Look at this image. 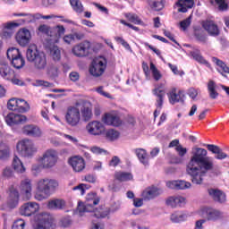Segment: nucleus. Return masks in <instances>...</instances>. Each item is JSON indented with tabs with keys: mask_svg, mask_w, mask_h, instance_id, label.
I'll list each match as a JSON object with an SVG mask.
<instances>
[{
	"mask_svg": "<svg viewBox=\"0 0 229 229\" xmlns=\"http://www.w3.org/2000/svg\"><path fill=\"white\" fill-rule=\"evenodd\" d=\"M207 155L208 152L205 148H195L192 149V156L186 171L191 176L192 183L196 185H201L207 173L214 169V159Z\"/></svg>",
	"mask_w": 229,
	"mask_h": 229,
	"instance_id": "obj_1",
	"label": "nucleus"
},
{
	"mask_svg": "<svg viewBox=\"0 0 229 229\" xmlns=\"http://www.w3.org/2000/svg\"><path fill=\"white\" fill-rule=\"evenodd\" d=\"M58 181L50 178H43L38 180L36 183L35 199L42 201L49 198V196L58 189Z\"/></svg>",
	"mask_w": 229,
	"mask_h": 229,
	"instance_id": "obj_2",
	"label": "nucleus"
},
{
	"mask_svg": "<svg viewBox=\"0 0 229 229\" xmlns=\"http://www.w3.org/2000/svg\"><path fill=\"white\" fill-rule=\"evenodd\" d=\"M16 151L23 158H32V157H35L37 151H38V148H37L33 140L24 138L17 142Z\"/></svg>",
	"mask_w": 229,
	"mask_h": 229,
	"instance_id": "obj_3",
	"label": "nucleus"
},
{
	"mask_svg": "<svg viewBox=\"0 0 229 229\" xmlns=\"http://www.w3.org/2000/svg\"><path fill=\"white\" fill-rule=\"evenodd\" d=\"M0 76L6 81H12L13 85H22V81L19 80L15 71L5 60H0Z\"/></svg>",
	"mask_w": 229,
	"mask_h": 229,
	"instance_id": "obj_4",
	"label": "nucleus"
},
{
	"mask_svg": "<svg viewBox=\"0 0 229 229\" xmlns=\"http://www.w3.org/2000/svg\"><path fill=\"white\" fill-rule=\"evenodd\" d=\"M64 118L69 126H78V124H80V121H81V114H80V103L68 106Z\"/></svg>",
	"mask_w": 229,
	"mask_h": 229,
	"instance_id": "obj_5",
	"label": "nucleus"
},
{
	"mask_svg": "<svg viewBox=\"0 0 229 229\" xmlns=\"http://www.w3.org/2000/svg\"><path fill=\"white\" fill-rule=\"evenodd\" d=\"M38 162L45 169H53L58 164V152L53 148L47 149L39 157Z\"/></svg>",
	"mask_w": 229,
	"mask_h": 229,
	"instance_id": "obj_6",
	"label": "nucleus"
},
{
	"mask_svg": "<svg viewBox=\"0 0 229 229\" xmlns=\"http://www.w3.org/2000/svg\"><path fill=\"white\" fill-rule=\"evenodd\" d=\"M7 58L10 60L14 69H22L26 65V60L22 56L21 50L16 47H11L7 50Z\"/></svg>",
	"mask_w": 229,
	"mask_h": 229,
	"instance_id": "obj_7",
	"label": "nucleus"
},
{
	"mask_svg": "<svg viewBox=\"0 0 229 229\" xmlns=\"http://www.w3.org/2000/svg\"><path fill=\"white\" fill-rule=\"evenodd\" d=\"M152 93L156 98H157L156 101L157 109L154 112V117L157 118L160 115V112L164 105V98H165V84H157L155 89L152 90Z\"/></svg>",
	"mask_w": 229,
	"mask_h": 229,
	"instance_id": "obj_8",
	"label": "nucleus"
},
{
	"mask_svg": "<svg viewBox=\"0 0 229 229\" xmlns=\"http://www.w3.org/2000/svg\"><path fill=\"white\" fill-rule=\"evenodd\" d=\"M26 22L24 20H19L18 21H9L5 23H2L0 25V37L4 40H8L12 37H13V30L15 28H19L21 24Z\"/></svg>",
	"mask_w": 229,
	"mask_h": 229,
	"instance_id": "obj_9",
	"label": "nucleus"
},
{
	"mask_svg": "<svg viewBox=\"0 0 229 229\" xmlns=\"http://www.w3.org/2000/svg\"><path fill=\"white\" fill-rule=\"evenodd\" d=\"M86 199V204L83 202L78 203L77 212L79 213V216H83V213L85 212H94L92 206L99 204V198L96 193H89Z\"/></svg>",
	"mask_w": 229,
	"mask_h": 229,
	"instance_id": "obj_10",
	"label": "nucleus"
},
{
	"mask_svg": "<svg viewBox=\"0 0 229 229\" xmlns=\"http://www.w3.org/2000/svg\"><path fill=\"white\" fill-rule=\"evenodd\" d=\"M197 214L200 217H206V221H219V219H223L225 215L218 209L208 208V207H202L198 211Z\"/></svg>",
	"mask_w": 229,
	"mask_h": 229,
	"instance_id": "obj_11",
	"label": "nucleus"
},
{
	"mask_svg": "<svg viewBox=\"0 0 229 229\" xmlns=\"http://www.w3.org/2000/svg\"><path fill=\"white\" fill-rule=\"evenodd\" d=\"M36 221L35 229H55L56 227L55 218L47 213H41L36 216Z\"/></svg>",
	"mask_w": 229,
	"mask_h": 229,
	"instance_id": "obj_12",
	"label": "nucleus"
},
{
	"mask_svg": "<svg viewBox=\"0 0 229 229\" xmlns=\"http://www.w3.org/2000/svg\"><path fill=\"white\" fill-rule=\"evenodd\" d=\"M106 69V59L104 57L95 58L89 67V74L95 78L103 76L105 70Z\"/></svg>",
	"mask_w": 229,
	"mask_h": 229,
	"instance_id": "obj_13",
	"label": "nucleus"
},
{
	"mask_svg": "<svg viewBox=\"0 0 229 229\" xmlns=\"http://www.w3.org/2000/svg\"><path fill=\"white\" fill-rule=\"evenodd\" d=\"M102 123L106 124V126H114L117 128L123 124V120H121L118 111H110L102 116Z\"/></svg>",
	"mask_w": 229,
	"mask_h": 229,
	"instance_id": "obj_14",
	"label": "nucleus"
},
{
	"mask_svg": "<svg viewBox=\"0 0 229 229\" xmlns=\"http://www.w3.org/2000/svg\"><path fill=\"white\" fill-rule=\"evenodd\" d=\"M68 164L72 167L73 173H83L85 167H87V163L85 158L81 156H72L68 159Z\"/></svg>",
	"mask_w": 229,
	"mask_h": 229,
	"instance_id": "obj_15",
	"label": "nucleus"
},
{
	"mask_svg": "<svg viewBox=\"0 0 229 229\" xmlns=\"http://www.w3.org/2000/svg\"><path fill=\"white\" fill-rule=\"evenodd\" d=\"M86 131L89 135H93L94 137H98L99 135H103L105 133V124L100 121L94 120L89 122L86 125Z\"/></svg>",
	"mask_w": 229,
	"mask_h": 229,
	"instance_id": "obj_16",
	"label": "nucleus"
},
{
	"mask_svg": "<svg viewBox=\"0 0 229 229\" xmlns=\"http://www.w3.org/2000/svg\"><path fill=\"white\" fill-rule=\"evenodd\" d=\"M15 40L21 47H26L31 42V32L26 28L20 29L16 35Z\"/></svg>",
	"mask_w": 229,
	"mask_h": 229,
	"instance_id": "obj_17",
	"label": "nucleus"
},
{
	"mask_svg": "<svg viewBox=\"0 0 229 229\" xmlns=\"http://www.w3.org/2000/svg\"><path fill=\"white\" fill-rule=\"evenodd\" d=\"M4 119L6 124L11 126V128H13L17 124H25V123H28V117L26 115L15 113H9Z\"/></svg>",
	"mask_w": 229,
	"mask_h": 229,
	"instance_id": "obj_18",
	"label": "nucleus"
},
{
	"mask_svg": "<svg viewBox=\"0 0 229 229\" xmlns=\"http://www.w3.org/2000/svg\"><path fill=\"white\" fill-rule=\"evenodd\" d=\"M40 210V206L37 202H27L21 206L20 214L21 216H25V217H30L33 214H37Z\"/></svg>",
	"mask_w": 229,
	"mask_h": 229,
	"instance_id": "obj_19",
	"label": "nucleus"
},
{
	"mask_svg": "<svg viewBox=\"0 0 229 229\" xmlns=\"http://www.w3.org/2000/svg\"><path fill=\"white\" fill-rule=\"evenodd\" d=\"M89 51H90V42L89 41H83L74 46L72 49V53L79 58L89 56Z\"/></svg>",
	"mask_w": 229,
	"mask_h": 229,
	"instance_id": "obj_20",
	"label": "nucleus"
},
{
	"mask_svg": "<svg viewBox=\"0 0 229 229\" xmlns=\"http://www.w3.org/2000/svg\"><path fill=\"white\" fill-rule=\"evenodd\" d=\"M21 132L23 135H27V137H33L34 139H40V137L44 135L42 129L35 124L24 125L21 129Z\"/></svg>",
	"mask_w": 229,
	"mask_h": 229,
	"instance_id": "obj_21",
	"label": "nucleus"
},
{
	"mask_svg": "<svg viewBox=\"0 0 229 229\" xmlns=\"http://www.w3.org/2000/svg\"><path fill=\"white\" fill-rule=\"evenodd\" d=\"M20 194H21L23 199H31V192L33 191V187L31 185L30 179H24L21 181L20 187Z\"/></svg>",
	"mask_w": 229,
	"mask_h": 229,
	"instance_id": "obj_22",
	"label": "nucleus"
},
{
	"mask_svg": "<svg viewBox=\"0 0 229 229\" xmlns=\"http://www.w3.org/2000/svg\"><path fill=\"white\" fill-rule=\"evenodd\" d=\"M168 100L170 105H176V103H182L183 101V92L178 90L176 88H172L167 93Z\"/></svg>",
	"mask_w": 229,
	"mask_h": 229,
	"instance_id": "obj_23",
	"label": "nucleus"
},
{
	"mask_svg": "<svg viewBox=\"0 0 229 229\" xmlns=\"http://www.w3.org/2000/svg\"><path fill=\"white\" fill-rule=\"evenodd\" d=\"M167 207H172V208H176V207H184L187 204V199L180 195L168 197L165 200Z\"/></svg>",
	"mask_w": 229,
	"mask_h": 229,
	"instance_id": "obj_24",
	"label": "nucleus"
},
{
	"mask_svg": "<svg viewBox=\"0 0 229 229\" xmlns=\"http://www.w3.org/2000/svg\"><path fill=\"white\" fill-rule=\"evenodd\" d=\"M63 35H65V27L64 25H56L52 27L50 40L53 44H58Z\"/></svg>",
	"mask_w": 229,
	"mask_h": 229,
	"instance_id": "obj_25",
	"label": "nucleus"
},
{
	"mask_svg": "<svg viewBox=\"0 0 229 229\" xmlns=\"http://www.w3.org/2000/svg\"><path fill=\"white\" fill-rule=\"evenodd\" d=\"M166 186L168 187V189H175L177 191H185L187 189H191V187H192V184L187 181L177 180V181L167 182Z\"/></svg>",
	"mask_w": 229,
	"mask_h": 229,
	"instance_id": "obj_26",
	"label": "nucleus"
},
{
	"mask_svg": "<svg viewBox=\"0 0 229 229\" xmlns=\"http://www.w3.org/2000/svg\"><path fill=\"white\" fill-rule=\"evenodd\" d=\"M79 103V106L81 107V114L82 115V119H84V121H90V118L92 117L93 114H92V103L89 102V101H85V102H77Z\"/></svg>",
	"mask_w": 229,
	"mask_h": 229,
	"instance_id": "obj_27",
	"label": "nucleus"
},
{
	"mask_svg": "<svg viewBox=\"0 0 229 229\" xmlns=\"http://www.w3.org/2000/svg\"><path fill=\"white\" fill-rule=\"evenodd\" d=\"M193 6L194 0H178L174 4L179 13H187Z\"/></svg>",
	"mask_w": 229,
	"mask_h": 229,
	"instance_id": "obj_28",
	"label": "nucleus"
},
{
	"mask_svg": "<svg viewBox=\"0 0 229 229\" xmlns=\"http://www.w3.org/2000/svg\"><path fill=\"white\" fill-rule=\"evenodd\" d=\"M202 27L211 37L219 36V27L214 22V21L207 20L202 22Z\"/></svg>",
	"mask_w": 229,
	"mask_h": 229,
	"instance_id": "obj_29",
	"label": "nucleus"
},
{
	"mask_svg": "<svg viewBox=\"0 0 229 229\" xmlns=\"http://www.w3.org/2000/svg\"><path fill=\"white\" fill-rule=\"evenodd\" d=\"M208 195L214 201L217 203H225L226 201V194L220 190L217 189H209L208 190Z\"/></svg>",
	"mask_w": 229,
	"mask_h": 229,
	"instance_id": "obj_30",
	"label": "nucleus"
},
{
	"mask_svg": "<svg viewBox=\"0 0 229 229\" xmlns=\"http://www.w3.org/2000/svg\"><path fill=\"white\" fill-rule=\"evenodd\" d=\"M162 190L157 187H148L142 191L141 196L143 199H153V198L160 196Z\"/></svg>",
	"mask_w": 229,
	"mask_h": 229,
	"instance_id": "obj_31",
	"label": "nucleus"
},
{
	"mask_svg": "<svg viewBox=\"0 0 229 229\" xmlns=\"http://www.w3.org/2000/svg\"><path fill=\"white\" fill-rule=\"evenodd\" d=\"M43 53L44 52L38 51L37 45L35 44L30 45L26 52L27 60L29 62H34L37 60L38 55Z\"/></svg>",
	"mask_w": 229,
	"mask_h": 229,
	"instance_id": "obj_32",
	"label": "nucleus"
},
{
	"mask_svg": "<svg viewBox=\"0 0 229 229\" xmlns=\"http://www.w3.org/2000/svg\"><path fill=\"white\" fill-rule=\"evenodd\" d=\"M7 205L9 208H15L19 205V191L17 190H10Z\"/></svg>",
	"mask_w": 229,
	"mask_h": 229,
	"instance_id": "obj_33",
	"label": "nucleus"
},
{
	"mask_svg": "<svg viewBox=\"0 0 229 229\" xmlns=\"http://www.w3.org/2000/svg\"><path fill=\"white\" fill-rule=\"evenodd\" d=\"M36 69L39 71L44 70L45 67L47 66V57H46V54L44 52L39 54L36 60L32 61Z\"/></svg>",
	"mask_w": 229,
	"mask_h": 229,
	"instance_id": "obj_34",
	"label": "nucleus"
},
{
	"mask_svg": "<svg viewBox=\"0 0 229 229\" xmlns=\"http://www.w3.org/2000/svg\"><path fill=\"white\" fill-rule=\"evenodd\" d=\"M47 208H50V210H62L63 208H65V200L62 199L49 200Z\"/></svg>",
	"mask_w": 229,
	"mask_h": 229,
	"instance_id": "obj_35",
	"label": "nucleus"
},
{
	"mask_svg": "<svg viewBox=\"0 0 229 229\" xmlns=\"http://www.w3.org/2000/svg\"><path fill=\"white\" fill-rule=\"evenodd\" d=\"M212 62L213 64H216L217 66L216 71H218L222 76H225V73L229 74V67L225 64V62L217 59L216 57H213Z\"/></svg>",
	"mask_w": 229,
	"mask_h": 229,
	"instance_id": "obj_36",
	"label": "nucleus"
},
{
	"mask_svg": "<svg viewBox=\"0 0 229 229\" xmlns=\"http://www.w3.org/2000/svg\"><path fill=\"white\" fill-rule=\"evenodd\" d=\"M212 62L213 64H216L217 66L216 71H218L222 76H225V73L229 74V67L225 64V62L217 59L216 57H213Z\"/></svg>",
	"mask_w": 229,
	"mask_h": 229,
	"instance_id": "obj_37",
	"label": "nucleus"
},
{
	"mask_svg": "<svg viewBox=\"0 0 229 229\" xmlns=\"http://www.w3.org/2000/svg\"><path fill=\"white\" fill-rule=\"evenodd\" d=\"M114 178L118 182H131L133 174L130 172L118 171L114 173Z\"/></svg>",
	"mask_w": 229,
	"mask_h": 229,
	"instance_id": "obj_38",
	"label": "nucleus"
},
{
	"mask_svg": "<svg viewBox=\"0 0 229 229\" xmlns=\"http://www.w3.org/2000/svg\"><path fill=\"white\" fill-rule=\"evenodd\" d=\"M189 55L190 56H192L193 60H195L199 64H202L203 65H208V62L201 56V52H199V49L194 48L193 50L189 51Z\"/></svg>",
	"mask_w": 229,
	"mask_h": 229,
	"instance_id": "obj_39",
	"label": "nucleus"
},
{
	"mask_svg": "<svg viewBox=\"0 0 229 229\" xmlns=\"http://www.w3.org/2000/svg\"><path fill=\"white\" fill-rule=\"evenodd\" d=\"M134 153L143 165H148L149 159L148 158V153L144 148H136L134 149Z\"/></svg>",
	"mask_w": 229,
	"mask_h": 229,
	"instance_id": "obj_40",
	"label": "nucleus"
},
{
	"mask_svg": "<svg viewBox=\"0 0 229 229\" xmlns=\"http://www.w3.org/2000/svg\"><path fill=\"white\" fill-rule=\"evenodd\" d=\"M13 167L16 173H20L21 174H22V173H26L24 164H22V161H21V158H19L17 156H15L13 159Z\"/></svg>",
	"mask_w": 229,
	"mask_h": 229,
	"instance_id": "obj_41",
	"label": "nucleus"
},
{
	"mask_svg": "<svg viewBox=\"0 0 229 229\" xmlns=\"http://www.w3.org/2000/svg\"><path fill=\"white\" fill-rule=\"evenodd\" d=\"M39 19H44L45 21H48L49 19H59L60 22H66L67 24H74V21H72L62 15H55V14L42 15V14H40Z\"/></svg>",
	"mask_w": 229,
	"mask_h": 229,
	"instance_id": "obj_42",
	"label": "nucleus"
},
{
	"mask_svg": "<svg viewBox=\"0 0 229 229\" xmlns=\"http://www.w3.org/2000/svg\"><path fill=\"white\" fill-rule=\"evenodd\" d=\"M10 155H12L10 147L0 141V160H6V158H10Z\"/></svg>",
	"mask_w": 229,
	"mask_h": 229,
	"instance_id": "obj_43",
	"label": "nucleus"
},
{
	"mask_svg": "<svg viewBox=\"0 0 229 229\" xmlns=\"http://www.w3.org/2000/svg\"><path fill=\"white\" fill-rule=\"evenodd\" d=\"M189 215L187 213L175 212L170 216L172 223H182V221H187Z\"/></svg>",
	"mask_w": 229,
	"mask_h": 229,
	"instance_id": "obj_44",
	"label": "nucleus"
},
{
	"mask_svg": "<svg viewBox=\"0 0 229 229\" xmlns=\"http://www.w3.org/2000/svg\"><path fill=\"white\" fill-rule=\"evenodd\" d=\"M50 56L54 62H60L62 58V51L58 46L50 47Z\"/></svg>",
	"mask_w": 229,
	"mask_h": 229,
	"instance_id": "obj_45",
	"label": "nucleus"
},
{
	"mask_svg": "<svg viewBox=\"0 0 229 229\" xmlns=\"http://www.w3.org/2000/svg\"><path fill=\"white\" fill-rule=\"evenodd\" d=\"M216 82L214 81H209L208 83V90L209 92V97L211 99H216L219 94L216 91Z\"/></svg>",
	"mask_w": 229,
	"mask_h": 229,
	"instance_id": "obj_46",
	"label": "nucleus"
},
{
	"mask_svg": "<svg viewBox=\"0 0 229 229\" xmlns=\"http://www.w3.org/2000/svg\"><path fill=\"white\" fill-rule=\"evenodd\" d=\"M148 4L155 12H160L164 8L162 0H148Z\"/></svg>",
	"mask_w": 229,
	"mask_h": 229,
	"instance_id": "obj_47",
	"label": "nucleus"
},
{
	"mask_svg": "<svg viewBox=\"0 0 229 229\" xmlns=\"http://www.w3.org/2000/svg\"><path fill=\"white\" fill-rule=\"evenodd\" d=\"M105 135L107 140H117V139H119V131L114 129L106 131Z\"/></svg>",
	"mask_w": 229,
	"mask_h": 229,
	"instance_id": "obj_48",
	"label": "nucleus"
},
{
	"mask_svg": "<svg viewBox=\"0 0 229 229\" xmlns=\"http://www.w3.org/2000/svg\"><path fill=\"white\" fill-rule=\"evenodd\" d=\"M150 71L156 81H159V80H162V73H160V71H158V68H157V66L153 63H150Z\"/></svg>",
	"mask_w": 229,
	"mask_h": 229,
	"instance_id": "obj_49",
	"label": "nucleus"
},
{
	"mask_svg": "<svg viewBox=\"0 0 229 229\" xmlns=\"http://www.w3.org/2000/svg\"><path fill=\"white\" fill-rule=\"evenodd\" d=\"M30 110V104L26 102L24 99H18V112H21L24 114V112H28Z\"/></svg>",
	"mask_w": 229,
	"mask_h": 229,
	"instance_id": "obj_50",
	"label": "nucleus"
},
{
	"mask_svg": "<svg viewBox=\"0 0 229 229\" xmlns=\"http://www.w3.org/2000/svg\"><path fill=\"white\" fill-rule=\"evenodd\" d=\"M70 4L77 13H81V12H83V4H81L80 0H70Z\"/></svg>",
	"mask_w": 229,
	"mask_h": 229,
	"instance_id": "obj_51",
	"label": "nucleus"
},
{
	"mask_svg": "<svg viewBox=\"0 0 229 229\" xmlns=\"http://www.w3.org/2000/svg\"><path fill=\"white\" fill-rule=\"evenodd\" d=\"M51 31L52 27H49V25L43 24L38 27V32L42 35H47V37L51 38Z\"/></svg>",
	"mask_w": 229,
	"mask_h": 229,
	"instance_id": "obj_52",
	"label": "nucleus"
},
{
	"mask_svg": "<svg viewBox=\"0 0 229 229\" xmlns=\"http://www.w3.org/2000/svg\"><path fill=\"white\" fill-rule=\"evenodd\" d=\"M47 74L50 78H56L60 74V68L56 65H52L47 69Z\"/></svg>",
	"mask_w": 229,
	"mask_h": 229,
	"instance_id": "obj_53",
	"label": "nucleus"
},
{
	"mask_svg": "<svg viewBox=\"0 0 229 229\" xmlns=\"http://www.w3.org/2000/svg\"><path fill=\"white\" fill-rule=\"evenodd\" d=\"M89 151L93 153V155H107L108 151L102 148L101 147L93 146L89 148Z\"/></svg>",
	"mask_w": 229,
	"mask_h": 229,
	"instance_id": "obj_54",
	"label": "nucleus"
},
{
	"mask_svg": "<svg viewBox=\"0 0 229 229\" xmlns=\"http://www.w3.org/2000/svg\"><path fill=\"white\" fill-rule=\"evenodd\" d=\"M125 17L130 21V22H133V24H142V21H140L137 14L127 13Z\"/></svg>",
	"mask_w": 229,
	"mask_h": 229,
	"instance_id": "obj_55",
	"label": "nucleus"
},
{
	"mask_svg": "<svg viewBox=\"0 0 229 229\" xmlns=\"http://www.w3.org/2000/svg\"><path fill=\"white\" fill-rule=\"evenodd\" d=\"M215 3L221 12H226L228 10V0H215Z\"/></svg>",
	"mask_w": 229,
	"mask_h": 229,
	"instance_id": "obj_56",
	"label": "nucleus"
},
{
	"mask_svg": "<svg viewBox=\"0 0 229 229\" xmlns=\"http://www.w3.org/2000/svg\"><path fill=\"white\" fill-rule=\"evenodd\" d=\"M108 214H110V209L108 208H106V209H100L99 210H95L94 211V216L97 217V219H99V218H103V217H106V216H108Z\"/></svg>",
	"mask_w": 229,
	"mask_h": 229,
	"instance_id": "obj_57",
	"label": "nucleus"
},
{
	"mask_svg": "<svg viewBox=\"0 0 229 229\" xmlns=\"http://www.w3.org/2000/svg\"><path fill=\"white\" fill-rule=\"evenodd\" d=\"M89 189H90V185L81 183L78 186L73 187L72 191H80L81 195L83 196V194H85V191H89Z\"/></svg>",
	"mask_w": 229,
	"mask_h": 229,
	"instance_id": "obj_58",
	"label": "nucleus"
},
{
	"mask_svg": "<svg viewBox=\"0 0 229 229\" xmlns=\"http://www.w3.org/2000/svg\"><path fill=\"white\" fill-rule=\"evenodd\" d=\"M76 38H80L78 34H67L63 38V40L65 44H72L76 40Z\"/></svg>",
	"mask_w": 229,
	"mask_h": 229,
	"instance_id": "obj_59",
	"label": "nucleus"
},
{
	"mask_svg": "<svg viewBox=\"0 0 229 229\" xmlns=\"http://www.w3.org/2000/svg\"><path fill=\"white\" fill-rule=\"evenodd\" d=\"M19 99L18 98H11L7 103V108L9 110H18Z\"/></svg>",
	"mask_w": 229,
	"mask_h": 229,
	"instance_id": "obj_60",
	"label": "nucleus"
},
{
	"mask_svg": "<svg viewBox=\"0 0 229 229\" xmlns=\"http://www.w3.org/2000/svg\"><path fill=\"white\" fill-rule=\"evenodd\" d=\"M26 226V222L23 219H18L14 221L12 229H24Z\"/></svg>",
	"mask_w": 229,
	"mask_h": 229,
	"instance_id": "obj_61",
	"label": "nucleus"
},
{
	"mask_svg": "<svg viewBox=\"0 0 229 229\" xmlns=\"http://www.w3.org/2000/svg\"><path fill=\"white\" fill-rule=\"evenodd\" d=\"M44 168V166L42 165L41 163L39 164H34L31 167V173L37 176V174H38V173H40Z\"/></svg>",
	"mask_w": 229,
	"mask_h": 229,
	"instance_id": "obj_62",
	"label": "nucleus"
},
{
	"mask_svg": "<svg viewBox=\"0 0 229 229\" xmlns=\"http://www.w3.org/2000/svg\"><path fill=\"white\" fill-rule=\"evenodd\" d=\"M121 164V158L119 157L114 156L111 158V160L108 163L109 167H117Z\"/></svg>",
	"mask_w": 229,
	"mask_h": 229,
	"instance_id": "obj_63",
	"label": "nucleus"
},
{
	"mask_svg": "<svg viewBox=\"0 0 229 229\" xmlns=\"http://www.w3.org/2000/svg\"><path fill=\"white\" fill-rule=\"evenodd\" d=\"M207 223L206 219H199L195 222V225L193 229H205L204 224Z\"/></svg>",
	"mask_w": 229,
	"mask_h": 229,
	"instance_id": "obj_64",
	"label": "nucleus"
}]
</instances>
